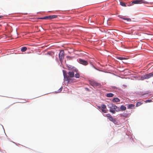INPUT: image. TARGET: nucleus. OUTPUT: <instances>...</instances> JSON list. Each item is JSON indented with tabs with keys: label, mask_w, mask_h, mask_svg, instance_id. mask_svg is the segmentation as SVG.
<instances>
[{
	"label": "nucleus",
	"mask_w": 153,
	"mask_h": 153,
	"mask_svg": "<svg viewBox=\"0 0 153 153\" xmlns=\"http://www.w3.org/2000/svg\"><path fill=\"white\" fill-rule=\"evenodd\" d=\"M107 106L109 108V111L113 114L115 113L116 111L118 112L120 111L119 107L112 103H109Z\"/></svg>",
	"instance_id": "1"
},
{
	"label": "nucleus",
	"mask_w": 153,
	"mask_h": 153,
	"mask_svg": "<svg viewBox=\"0 0 153 153\" xmlns=\"http://www.w3.org/2000/svg\"><path fill=\"white\" fill-rule=\"evenodd\" d=\"M63 71L64 78L66 81H70L71 78L74 76V71H69L68 73V75L67 74L65 71L63 70Z\"/></svg>",
	"instance_id": "2"
},
{
	"label": "nucleus",
	"mask_w": 153,
	"mask_h": 153,
	"mask_svg": "<svg viewBox=\"0 0 153 153\" xmlns=\"http://www.w3.org/2000/svg\"><path fill=\"white\" fill-rule=\"evenodd\" d=\"M153 77V72L148 74L143 75L141 77L142 80H143L145 79H148L151 77Z\"/></svg>",
	"instance_id": "3"
},
{
	"label": "nucleus",
	"mask_w": 153,
	"mask_h": 153,
	"mask_svg": "<svg viewBox=\"0 0 153 153\" xmlns=\"http://www.w3.org/2000/svg\"><path fill=\"white\" fill-rule=\"evenodd\" d=\"M57 17V16L56 15H49L48 16H47L44 17H40L38 19H52L54 18H55Z\"/></svg>",
	"instance_id": "4"
},
{
	"label": "nucleus",
	"mask_w": 153,
	"mask_h": 153,
	"mask_svg": "<svg viewBox=\"0 0 153 153\" xmlns=\"http://www.w3.org/2000/svg\"><path fill=\"white\" fill-rule=\"evenodd\" d=\"M65 53L63 50H61L59 54V58L61 62H62L64 58Z\"/></svg>",
	"instance_id": "5"
},
{
	"label": "nucleus",
	"mask_w": 153,
	"mask_h": 153,
	"mask_svg": "<svg viewBox=\"0 0 153 153\" xmlns=\"http://www.w3.org/2000/svg\"><path fill=\"white\" fill-rule=\"evenodd\" d=\"M90 84L94 87H100L101 86V84L97 83L94 81H91L90 82Z\"/></svg>",
	"instance_id": "6"
},
{
	"label": "nucleus",
	"mask_w": 153,
	"mask_h": 153,
	"mask_svg": "<svg viewBox=\"0 0 153 153\" xmlns=\"http://www.w3.org/2000/svg\"><path fill=\"white\" fill-rule=\"evenodd\" d=\"M147 2L143 0H136L132 2V4H138L141 3H147Z\"/></svg>",
	"instance_id": "7"
},
{
	"label": "nucleus",
	"mask_w": 153,
	"mask_h": 153,
	"mask_svg": "<svg viewBox=\"0 0 153 153\" xmlns=\"http://www.w3.org/2000/svg\"><path fill=\"white\" fill-rule=\"evenodd\" d=\"M105 115L106 117H107L110 121L113 122H114L116 121L115 119L113 118L110 114H108Z\"/></svg>",
	"instance_id": "8"
},
{
	"label": "nucleus",
	"mask_w": 153,
	"mask_h": 153,
	"mask_svg": "<svg viewBox=\"0 0 153 153\" xmlns=\"http://www.w3.org/2000/svg\"><path fill=\"white\" fill-rule=\"evenodd\" d=\"M78 62L84 65H87L88 64V62L86 61L81 59H79Z\"/></svg>",
	"instance_id": "9"
},
{
	"label": "nucleus",
	"mask_w": 153,
	"mask_h": 153,
	"mask_svg": "<svg viewBox=\"0 0 153 153\" xmlns=\"http://www.w3.org/2000/svg\"><path fill=\"white\" fill-rule=\"evenodd\" d=\"M118 16L121 19H123L124 20H126L128 22H130L131 21V19L129 18H127L125 17L121 16H120L119 15Z\"/></svg>",
	"instance_id": "10"
},
{
	"label": "nucleus",
	"mask_w": 153,
	"mask_h": 153,
	"mask_svg": "<svg viewBox=\"0 0 153 153\" xmlns=\"http://www.w3.org/2000/svg\"><path fill=\"white\" fill-rule=\"evenodd\" d=\"M120 100L118 98H115L113 99L112 101L114 102H120Z\"/></svg>",
	"instance_id": "11"
},
{
	"label": "nucleus",
	"mask_w": 153,
	"mask_h": 153,
	"mask_svg": "<svg viewBox=\"0 0 153 153\" xmlns=\"http://www.w3.org/2000/svg\"><path fill=\"white\" fill-rule=\"evenodd\" d=\"M134 105L133 104H130L128 105L127 106V108L128 109H131L134 108Z\"/></svg>",
	"instance_id": "12"
},
{
	"label": "nucleus",
	"mask_w": 153,
	"mask_h": 153,
	"mask_svg": "<svg viewBox=\"0 0 153 153\" xmlns=\"http://www.w3.org/2000/svg\"><path fill=\"white\" fill-rule=\"evenodd\" d=\"M120 109L122 111H125L126 109V108L125 106L122 105H121L120 107Z\"/></svg>",
	"instance_id": "13"
},
{
	"label": "nucleus",
	"mask_w": 153,
	"mask_h": 153,
	"mask_svg": "<svg viewBox=\"0 0 153 153\" xmlns=\"http://www.w3.org/2000/svg\"><path fill=\"white\" fill-rule=\"evenodd\" d=\"M114 96V94H113L111 93H108V94H106V96L107 97H112Z\"/></svg>",
	"instance_id": "14"
},
{
	"label": "nucleus",
	"mask_w": 153,
	"mask_h": 153,
	"mask_svg": "<svg viewBox=\"0 0 153 153\" xmlns=\"http://www.w3.org/2000/svg\"><path fill=\"white\" fill-rule=\"evenodd\" d=\"M128 115V114L126 113H123V114H121V116L125 117L126 118L127 117Z\"/></svg>",
	"instance_id": "15"
},
{
	"label": "nucleus",
	"mask_w": 153,
	"mask_h": 153,
	"mask_svg": "<svg viewBox=\"0 0 153 153\" xmlns=\"http://www.w3.org/2000/svg\"><path fill=\"white\" fill-rule=\"evenodd\" d=\"M27 49V48L26 47H23L21 48V51L22 52H24Z\"/></svg>",
	"instance_id": "16"
},
{
	"label": "nucleus",
	"mask_w": 153,
	"mask_h": 153,
	"mask_svg": "<svg viewBox=\"0 0 153 153\" xmlns=\"http://www.w3.org/2000/svg\"><path fill=\"white\" fill-rule=\"evenodd\" d=\"M143 103H141V102H138L136 104V107L139 106L141 105Z\"/></svg>",
	"instance_id": "17"
},
{
	"label": "nucleus",
	"mask_w": 153,
	"mask_h": 153,
	"mask_svg": "<svg viewBox=\"0 0 153 153\" xmlns=\"http://www.w3.org/2000/svg\"><path fill=\"white\" fill-rule=\"evenodd\" d=\"M75 77L76 78H79L80 77V75L79 73H77L74 75Z\"/></svg>",
	"instance_id": "18"
},
{
	"label": "nucleus",
	"mask_w": 153,
	"mask_h": 153,
	"mask_svg": "<svg viewBox=\"0 0 153 153\" xmlns=\"http://www.w3.org/2000/svg\"><path fill=\"white\" fill-rule=\"evenodd\" d=\"M120 4L123 6L126 7V6L125 4V3L123 2L120 1Z\"/></svg>",
	"instance_id": "19"
},
{
	"label": "nucleus",
	"mask_w": 153,
	"mask_h": 153,
	"mask_svg": "<svg viewBox=\"0 0 153 153\" xmlns=\"http://www.w3.org/2000/svg\"><path fill=\"white\" fill-rule=\"evenodd\" d=\"M117 58L121 60L126 59V58L122 57H118Z\"/></svg>",
	"instance_id": "20"
},
{
	"label": "nucleus",
	"mask_w": 153,
	"mask_h": 153,
	"mask_svg": "<svg viewBox=\"0 0 153 153\" xmlns=\"http://www.w3.org/2000/svg\"><path fill=\"white\" fill-rule=\"evenodd\" d=\"M101 107L103 109H105L106 108V105L104 104H102L101 105Z\"/></svg>",
	"instance_id": "21"
},
{
	"label": "nucleus",
	"mask_w": 153,
	"mask_h": 153,
	"mask_svg": "<svg viewBox=\"0 0 153 153\" xmlns=\"http://www.w3.org/2000/svg\"><path fill=\"white\" fill-rule=\"evenodd\" d=\"M152 102V101L151 100H146L145 102H146L147 103V102Z\"/></svg>",
	"instance_id": "22"
},
{
	"label": "nucleus",
	"mask_w": 153,
	"mask_h": 153,
	"mask_svg": "<svg viewBox=\"0 0 153 153\" xmlns=\"http://www.w3.org/2000/svg\"><path fill=\"white\" fill-rule=\"evenodd\" d=\"M107 0H101L100 1H99L98 2L99 3H102V2H104L105 1H107Z\"/></svg>",
	"instance_id": "23"
},
{
	"label": "nucleus",
	"mask_w": 153,
	"mask_h": 153,
	"mask_svg": "<svg viewBox=\"0 0 153 153\" xmlns=\"http://www.w3.org/2000/svg\"><path fill=\"white\" fill-rule=\"evenodd\" d=\"M102 111L103 112H104V113H106V110H104V109H102Z\"/></svg>",
	"instance_id": "24"
},
{
	"label": "nucleus",
	"mask_w": 153,
	"mask_h": 153,
	"mask_svg": "<svg viewBox=\"0 0 153 153\" xmlns=\"http://www.w3.org/2000/svg\"><path fill=\"white\" fill-rule=\"evenodd\" d=\"M62 89V88H61L59 90V91L58 92H60L61 91Z\"/></svg>",
	"instance_id": "25"
},
{
	"label": "nucleus",
	"mask_w": 153,
	"mask_h": 153,
	"mask_svg": "<svg viewBox=\"0 0 153 153\" xmlns=\"http://www.w3.org/2000/svg\"><path fill=\"white\" fill-rule=\"evenodd\" d=\"M3 17L2 16H0V18H2Z\"/></svg>",
	"instance_id": "26"
},
{
	"label": "nucleus",
	"mask_w": 153,
	"mask_h": 153,
	"mask_svg": "<svg viewBox=\"0 0 153 153\" xmlns=\"http://www.w3.org/2000/svg\"><path fill=\"white\" fill-rule=\"evenodd\" d=\"M67 58H69V57H70V56H67Z\"/></svg>",
	"instance_id": "27"
},
{
	"label": "nucleus",
	"mask_w": 153,
	"mask_h": 153,
	"mask_svg": "<svg viewBox=\"0 0 153 153\" xmlns=\"http://www.w3.org/2000/svg\"><path fill=\"white\" fill-rule=\"evenodd\" d=\"M86 89H87V90H88V88H86Z\"/></svg>",
	"instance_id": "28"
}]
</instances>
